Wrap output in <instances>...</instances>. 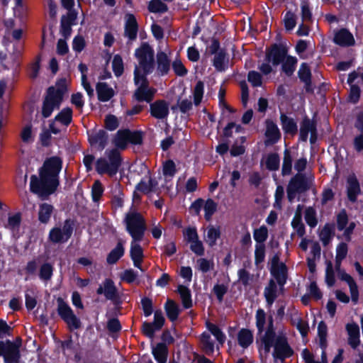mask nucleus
<instances>
[{"label": "nucleus", "mask_w": 363, "mask_h": 363, "mask_svg": "<svg viewBox=\"0 0 363 363\" xmlns=\"http://www.w3.org/2000/svg\"><path fill=\"white\" fill-rule=\"evenodd\" d=\"M135 56L138 59L139 65L142 68L143 73L135 66L134 69V83L135 86H150L147 75L152 74L155 66V51L153 48L147 43H143L135 51Z\"/></svg>", "instance_id": "obj_1"}, {"label": "nucleus", "mask_w": 363, "mask_h": 363, "mask_svg": "<svg viewBox=\"0 0 363 363\" xmlns=\"http://www.w3.org/2000/svg\"><path fill=\"white\" fill-rule=\"evenodd\" d=\"M60 185V180L39 172V177L36 175L30 177V190L41 198H47L54 194Z\"/></svg>", "instance_id": "obj_2"}, {"label": "nucleus", "mask_w": 363, "mask_h": 363, "mask_svg": "<svg viewBox=\"0 0 363 363\" xmlns=\"http://www.w3.org/2000/svg\"><path fill=\"white\" fill-rule=\"evenodd\" d=\"M126 231L133 241L143 240L146 228V222L142 214L137 211L128 212L124 218Z\"/></svg>", "instance_id": "obj_3"}, {"label": "nucleus", "mask_w": 363, "mask_h": 363, "mask_svg": "<svg viewBox=\"0 0 363 363\" xmlns=\"http://www.w3.org/2000/svg\"><path fill=\"white\" fill-rule=\"evenodd\" d=\"M143 139L144 133L142 130L123 128L117 131L113 143L116 147L125 150L128 144L141 145L143 143Z\"/></svg>", "instance_id": "obj_4"}, {"label": "nucleus", "mask_w": 363, "mask_h": 363, "mask_svg": "<svg viewBox=\"0 0 363 363\" xmlns=\"http://www.w3.org/2000/svg\"><path fill=\"white\" fill-rule=\"evenodd\" d=\"M310 189V184L305 174L297 173L290 179L286 187L287 199L292 203L297 194H302Z\"/></svg>", "instance_id": "obj_5"}, {"label": "nucleus", "mask_w": 363, "mask_h": 363, "mask_svg": "<svg viewBox=\"0 0 363 363\" xmlns=\"http://www.w3.org/2000/svg\"><path fill=\"white\" fill-rule=\"evenodd\" d=\"M57 313L60 317L66 323L70 331L81 328L80 319L74 313L70 306L62 298H58Z\"/></svg>", "instance_id": "obj_6"}, {"label": "nucleus", "mask_w": 363, "mask_h": 363, "mask_svg": "<svg viewBox=\"0 0 363 363\" xmlns=\"http://www.w3.org/2000/svg\"><path fill=\"white\" fill-rule=\"evenodd\" d=\"M294 354L293 348L290 346L287 337L284 335H279L276 338L274 349L272 352L274 361L277 360L284 362L286 359L292 357Z\"/></svg>", "instance_id": "obj_7"}, {"label": "nucleus", "mask_w": 363, "mask_h": 363, "mask_svg": "<svg viewBox=\"0 0 363 363\" xmlns=\"http://www.w3.org/2000/svg\"><path fill=\"white\" fill-rule=\"evenodd\" d=\"M0 357H4V363H18L21 354L11 340H0Z\"/></svg>", "instance_id": "obj_8"}, {"label": "nucleus", "mask_w": 363, "mask_h": 363, "mask_svg": "<svg viewBox=\"0 0 363 363\" xmlns=\"http://www.w3.org/2000/svg\"><path fill=\"white\" fill-rule=\"evenodd\" d=\"M164 322L165 319L162 311H155L154 313V320L152 322H143L142 325L143 334L149 338H153L155 332L162 329Z\"/></svg>", "instance_id": "obj_9"}, {"label": "nucleus", "mask_w": 363, "mask_h": 363, "mask_svg": "<svg viewBox=\"0 0 363 363\" xmlns=\"http://www.w3.org/2000/svg\"><path fill=\"white\" fill-rule=\"evenodd\" d=\"M62 164L63 161L60 157L52 156L44 161L43 166L39 169V172L59 179V175L62 170Z\"/></svg>", "instance_id": "obj_10"}, {"label": "nucleus", "mask_w": 363, "mask_h": 363, "mask_svg": "<svg viewBox=\"0 0 363 363\" xmlns=\"http://www.w3.org/2000/svg\"><path fill=\"white\" fill-rule=\"evenodd\" d=\"M98 295L104 294L106 299L112 301L115 304L121 303L120 296L114 281L106 278L96 289Z\"/></svg>", "instance_id": "obj_11"}, {"label": "nucleus", "mask_w": 363, "mask_h": 363, "mask_svg": "<svg viewBox=\"0 0 363 363\" xmlns=\"http://www.w3.org/2000/svg\"><path fill=\"white\" fill-rule=\"evenodd\" d=\"M288 50L286 47L281 44H273L270 49L267 51L265 61L272 62V65L277 66L285 60Z\"/></svg>", "instance_id": "obj_12"}, {"label": "nucleus", "mask_w": 363, "mask_h": 363, "mask_svg": "<svg viewBox=\"0 0 363 363\" xmlns=\"http://www.w3.org/2000/svg\"><path fill=\"white\" fill-rule=\"evenodd\" d=\"M77 11H69L62 16L60 33L64 38L68 39L71 36L72 33V27L77 24Z\"/></svg>", "instance_id": "obj_13"}, {"label": "nucleus", "mask_w": 363, "mask_h": 363, "mask_svg": "<svg viewBox=\"0 0 363 363\" xmlns=\"http://www.w3.org/2000/svg\"><path fill=\"white\" fill-rule=\"evenodd\" d=\"M150 113L156 119L167 118L169 113V104L164 99L156 100L150 103Z\"/></svg>", "instance_id": "obj_14"}, {"label": "nucleus", "mask_w": 363, "mask_h": 363, "mask_svg": "<svg viewBox=\"0 0 363 363\" xmlns=\"http://www.w3.org/2000/svg\"><path fill=\"white\" fill-rule=\"evenodd\" d=\"M266 130L264 135L266 140L264 144L266 146L272 145L278 143L281 139V134L277 125L272 120L267 119L265 121Z\"/></svg>", "instance_id": "obj_15"}, {"label": "nucleus", "mask_w": 363, "mask_h": 363, "mask_svg": "<svg viewBox=\"0 0 363 363\" xmlns=\"http://www.w3.org/2000/svg\"><path fill=\"white\" fill-rule=\"evenodd\" d=\"M333 42L335 44L347 48L353 46L355 44V40L352 33L347 28H340L337 30L334 35Z\"/></svg>", "instance_id": "obj_16"}, {"label": "nucleus", "mask_w": 363, "mask_h": 363, "mask_svg": "<svg viewBox=\"0 0 363 363\" xmlns=\"http://www.w3.org/2000/svg\"><path fill=\"white\" fill-rule=\"evenodd\" d=\"M138 23L134 14L127 13L124 26V36L129 40H136L138 32Z\"/></svg>", "instance_id": "obj_17"}, {"label": "nucleus", "mask_w": 363, "mask_h": 363, "mask_svg": "<svg viewBox=\"0 0 363 363\" xmlns=\"http://www.w3.org/2000/svg\"><path fill=\"white\" fill-rule=\"evenodd\" d=\"M347 196L350 201L354 203L358 196L361 194L359 182L355 174L350 175L347 179L346 186Z\"/></svg>", "instance_id": "obj_18"}, {"label": "nucleus", "mask_w": 363, "mask_h": 363, "mask_svg": "<svg viewBox=\"0 0 363 363\" xmlns=\"http://www.w3.org/2000/svg\"><path fill=\"white\" fill-rule=\"evenodd\" d=\"M140 241L132 240L130 248V257L133 262L134 267L143 272L142 263L144 259V252L143 247L138 243Z\"/></svg>", "instance_id": "obj_19"}, {"label": "nucleus", "mask_w": 363, "mask_h": 363, "mask_svg": "<svg viewBox=\"0 0 363 363\" xmlns=\"http://www.w3.org/2000/svg\"><path fill=\"white\" fill-rule=\"evenodd\" d=\"M317 128V122L305 116L300 123L299 138L301 142H307L308 134Z\"/></svg>", "instance_id": "obj_20"}, {"label": "nucleus", "mask_w": 363, "mask_h": 363, "mask_svg": "<svg viewBox=\"0 0 363 363\" xmlns=\"http://www.w3.org/2000/svg\"><path fill=\"white\" fill-rule=\"evenodd\" d=\"M108 135L107 132L103 129L89 135L88 141L91 146L97 145L99 150H103L108 144Z\"/></svg>", "instance_id": "obj_21"}, {"label": "nucleus", "mask_w": 363, "mask_h": 363, "mask_svg": "<svg viewBox=\"0 0 363 363\" xmlns=\"http://www.w3.org/2000/svg\"><path fill=\"white\" fill-rule=\"evenodd\" d=\"M155 93V89L150 86L145 87V85H143V86H138L135 89L133 98L138 102L146 101L147 103H150L153 100Z\"/></svg>", "instance_id": "obj_22"}, {"label": "nucleus", "mask_w": 363, "mask_h": 363, "mask_svg": "<svg viewBox=\"0 0 363 363\" xmlns=\"http://www.w3.org/2000/svg\"><path fill=\"white\" fill-rule=\"evenodd\" d=\"M157 72L158 76H165L170 70V60L163 51H158L156 55Z\"/></svg>", "instance_id": "obj_23"}, {"label": "nucleus", "mask_w": 363, "mask_h": 363, "mask_svg": "<svg viewBox=\"0 0 363 363\" xmlns=\"http://www.w3.org/2000/svg\"><path fill=\"white\" fill-rule=\"evenodd\" d=\"M118 149L119 148L117 147L106 150V155L108 157L107 161L108 162V164L115 175L118 172L123 162V159Z\"/></svg>", "instance_id": "obj_24"}, {"label": "nucleus", "mask_w": 363, "mask_h": 363, "mask_svg": "<svg viewBox=\"0 0 363 363\" xmlns=\"http://www.w3.org/2000/svg\"><path fill=\"white\" fill-rule=\"evenodd\" d=\"M96 91L98 100L102 102L108 101L115 95L113 88L109 86L106 82H98L96 84Z\"/></svg>", "instance_id": "obj_25"}, {"label": "nucleus", "mask_w": 363, "mask_h": 363, "mask_svg": "<svg viewBox=\"0 0 363 363\" xmlns=\"http://www.w3.org/2000/svg\"><path fill=\"white\" fill-rule=\"evenodd\" d=\"M281 124L282 129L286 134L294 135L298 132V126L294 118L287 116L285 113H281Z\"/></svg>", "instance_id": "obj_26"}, {"label": "nucleus", "mask_w": 363, "mask_h": 363, "mask_svg": "<svg viewBox=\"0 0 363 363\" xmlns=\"http://www.w3.org/2000/svg\"><path fill=\"white\" fill-rule=\"evenodd\" d=\"M264 296L268 306H271L275 300L277 295V285L275 281L271 279L269 281L267 286H265L264 290Z\"/></svg>", "instance_id": "obj_27"}, {"label": "nucleus", "mask_w": 363, "mask_h": 363, "mask_svg": "<svg viewBox=\"0 0 363 363\" xmlns=\"http://www.w3.org/2000/svg\"><path fill=\"white\" fill-rule=\"evenodd\" d=\"M152 355L157 363H166L168 357V347L164 342H159L152 347Z\"/></svg>", "instance_id": "obj_28"}, {"label": "nucleus", "mask_w": 363, "mask_h": 363, "mask_svg": "<svg viewBox=\"0 0 363 363\" xmlns=\"http://www.w3.org/2000/svg\"><path fill=\"white\" fill-rule=\"evenodd\" d=\"M237 339L238 345L241 347L246 349L253 342V333L248 328H242L237 335Z\"/></svg>", "instance_id": "obj_29"}, {"label": "nucleus", "mask_w": 363, "mask_h": 363, "mask_svg": "<svg viewBox=\"0 0 363 363\" xmlns=\"http://www.w3.org/2000/svg\"><path fill=\"white\" fill-rule=\"evenodd\" d=\"M54 211V206L48 203H42L39 205L38 220L40 223L47 224L50 220Z\"/></svg>", "instance_id": "obj_30"}, {"label": "nucleus", "mask_w": 363, "mask_h": 363, "mask_svg": "<svg viewBox=\"0 0 363 363\" xmlns=\"http://www.w3.org/2000/svg\"><path fill=\"white\" fill-rule=\"evenodd\" d=\"M166 315L171 322H175L179 315L180 309L178 304L172 299H167L164 304Z\"/></svg>", "instance_id": "obj_31"}, {"label": "nucleus", "mask_w": 363, "mask_h": 363, "mask_svg": "<svg viewBox=\"0 0 363 363\" xmlns=\"http://www.w3.org/2000/svg\"><path fill=\"white\" fill-rule=\"evenodd\" d=\"M73 111L70 107L63 108L50 121L60 123L65 126H68L72 122Z\"/></svg>", "instance_id": "obj_32"}, {"label": "nucleus", "mask_w": 363, "mask_h": 363, "mask_svg": "<svg viewBox=\"0 0 363 363\" xmlns=\"http://www.w3.org/2000/svg\"><path fill=\"white\" fill-rule=\"evenodd\" d=\"M125 253V248L121 241L117 242L116 247L111 250L106 257V262L108 264H116Z\"/></svg>", "instance_id": "obj_33"}, {"label": "nucleus", "mask_w": 363, "mask_h": 363, "mask_svg": "<svg viewBox=\"0 0 363 363\" xmlns=\"http://www.w3.org/2000/svg\"><path fill=\"white\" fill-rule=\"evenodd\" d=\"M221 232L219 225L215 226L209 225L207 228V235L206 242L208 247H213L216 245L217 240L220 238Z\"/></svg>", "instance_id": "obj_34"}, {"label": "nucleus", "mask_w": 363, "mask_h": 363, "mask_svg": "<svg viewBox=\"0 0 363 363\" xmlns=\"http://www.w3.org/2000/svg\"><path fill=\"white\" fill-rule=\"evenodd\" d=\"M298 60L296 57L287 55L281 62V71L287 76L291 77L296 68Z\"/></svg>", "instance_id": "obj_35"}, {"label": "nucleus", "mask_w": 363, "mask_h": 363, "mask_svg": "<svg viewBox=\"0 0 363 363\" xmlns=\"http://www.w3.org/2000/svg\"><path fill=\"white\" fill-rule=\"evenodd\" d=\"M200 341L202 351L208 356L212 355L214 352V342L211 340L210 334L203 332L201 335Z\"/></svg>", "instance_id": "obj_36"}, {"label": "nucleus", "mask_w": 363, "mask_h": 363, "mask_svg": "<svg viewBox=\"0 0 363 363\" xmlns=\"http://www.w3.org/2000/svg\"><path fill=\"white\" fill-rule=\"evenodd\" d=\"M60 130L54 125V121H49V130H45L40 134L41 144L44 147L50 145L51 140V133L59 134Z\"/></svg>", "instance_id": "obj_37"}, {"label": "nucleus", "mask_w": 363, "mask_h": 363, "mask_svg": "<svg viewBox=\"0 0 363 363\" xmlns=\"http://www.w3.org/2000/svg\"><path fill=\"white\" fill-rule=\"evenodd\" d=\"M335 235V225L333 223H325L320 233V239L324 246H327Z\"/></svg>", "instance_id": "obj_38"}, {"label": "nucleus", "mask_w": 363, "mask_h": 363, "mask_svg": "<svg viewBox=\"0 0 363 363\" xmlns=\"http://www.w3.org/2000/svg\"><path fill=\"white\" fill-rule=\"evenodd\" d=\"M177 291L182 299V306L185 309L192 307V299L191 290L184 285H179Z\"/></svg>", "instance_id": "obj_39"}, {"label": "nucleus", "mask_w": 363, "mask_h": 363, "mask_svg": "<svg viewBox=\"0 0 363 363\" xmlns=\"http://www.w3.org/2000/svg\"><path fill=\"white\" fill-rule=\"evenodd\" d=\"M53 264L50 262H45L43 263L39 268L38 277L41 281L48 282L51 280L53 276Z\"/></svg>", "instance_id": "obj_40"}, {"label": "nucleus", "mask_w": 363, "mask_h": 363, "mask_svg": "<svg viewBox=\"0 0 363 363\" xmlns=\"http://www.w3.org/2000/svg\"><path fill=\"white\" fill-rule=\"evenodd\" d=\"M21 223V213H16L9 216L8 222L4 225V227L14 233L19 231Z\"/></svg>", "instance_id": "obj_41"}, {"label": "nucleus", "mask_w": 363, "mask_h": 363, "mask_svg": "<svg viewBox=\"0 0 363 363\" xmlns=\"http://www.w3.org/2000/svg\"><path fill=\"white\" fill-rule=\"evenodd\" d=\"M293 157L291 151L289 149H285L284 151L283 163L281 168V174L283 176L289 175L291 174Z\"/></svg>", "instance_id": "obj_42"}, {"label": "nucleus", "mask_w": 363, "mask_h": 363, "mask_svg": "<svg viewBox=\"0 0 363 363\" xmlns=\"http://www.w3.org/2000/svg\"><path fill=\"white\" fill-rule=\"evenodd\" d=\"M276 339L262 337H261L260 340H257L256 343L257 345L258 352L261 354L263 350L264 354L267 355L270 352L271 348H274V342Z\"/></svg>", "instance_id": "obj_43"}, {"label": "nucleus", "mask_w": 363, "mask_h": 363, "mask_svg": "<svg viewBox=\"0 0 363 363\" xmlns=\"http://www.w3.org/2000/svg\"><path fill=\"white\" fill-rule=\"evenodd\" d=\"M328 327L326 323L321 320L318 325V335L319 337V346L322 350H326Z\"/></svg>", "instance_id": "obj_44"}, {"label": "nucleus", "mask_w": 363, "mask_h": 363, "mask_svg": "<svg viewBox=\"0 0 363 363\" xmlns=\"http://www.w3.org/2000/svg\"><path fill=\"white\" fill-rule=\"evenodd\" d=\"M206 325L208 330L216 337L218 343L221 345H223L225 342L226 337L220 328L216 324H213L209 321H207Z\"/></svg>", "instance_id": "obj_45"}, {"label": "nucleus", "mask_w": 363, "mask_h": 363, "mask_svg": "<svg viewBox=\"0 0 363 363\" xmlns=\"http://www.w3.org/2000/svg\"><path fill=\"white\" fill-rule=\"evenodd\" d=\"M48 238L53 243H65L68 241V240H65L66 237L62 229L58 227H54L50 230Z\"/></svg>", "instance_id": "obj_46"}, {"label": "nucleus", "mask_w": 363, "mask_h": 363, "mask_svg": "<svg viewBox=\"0 0 363 363\" xmlns=\"http://www.w3.org/2000/svg\"><path fill=\"white\" fill-rule=\"evenodd\" d=\"M277 281L280 289L282 290L287 280V267L286 264H283L282 269L274 271L271 273Z\"/></svg>", "instance_id": "obj_47"}, {"label": "nucleus", "mask_w": 363, "mask_h": 363, "mask_svg": "<svg viewBox=\"0 0 363 363\" xmlns=\"http://www.w3.org/2000/svg\"><path fill=\"white\" fill-rule=\"evenodd\" d=\"M147 9L150 13H162L168 11V6L162 0H151L148 4Z\"/></svg>", "instance_id": "obj_48"}, {"label": "nucleus", "mask_w": 363, "mask_h": 363, "mask_svg": "<svg viewBox=\"0 0 363 363\" xmlns=\"http://www.w3.org/2000/svg\"><path fill=\"white\" fill-rule=\"evenodd\" d=\"M63 97L64 96L62 95H60L57 92L54 86H50L47 89V94L44 99L55 103L57 104V108H58L63 100Z\"/></svg>", "instance_id": "obj_49"}, {"label": "nucleus", "mask_w": 363, "mask_h": 363, "mask_svg": "<svg viewBox=\"0 0 363 363\" xmlns=\"http://www.w3.org/2000/svg\"><path fill=\"white\" fill-rule=\"evenodd\" d=\"M96 170L100 174H108L111 177L115 175L108 164V162L105 158H99L97 160L96 163Z\"/></svg>", "instance_id": "obj_50"}, {"label": "nucleus", "mask_w": 363, "mask_h": 363, "mask_svg": "<svg viewBox=\"0 0 363 363\" xmlns=\"http://www.w3.org/2000/svg\"><path fill=\"white\" fill-rule=\"evenodd\" d=\"M213 65L218 71L225 70V60L227 53L224 49H221L218 52L214 54Z\"/></svg>", "instance_id": "obj_51"}, {"label": "nucleus", "mask_w": 363, "mask_h": 363, "mask_svg": "<svg viewBox=\"0 0 363 363\" xmlns=\"http://www.w3.org/2000/svg\"><path fill=\"white\" fill-rule=\"evenodd\" d=\"M266 167L269 171H277L279 168L280 158L277 153H269L267 155L266 162Z\"/></svg>", "instance_id": "obj_52"}, {"label": "nucleus", "mask_w": 363, "mask_h": 363, "mask_svg": "<svg viewBox=\"0 0 363 363\" xmlns=\"http://www.w3.org/2000/svg\"><path fill=\"white\" fill-rule=\"evenodd\" d=\"M304 218L308 225L311 228H314L318 224L316 211L312 206L306 208Z\"/></svg>", "instance_id": "obj_53"}, {"label": "nucleus", "mask_w": 363, "mask_h": 363, "mask_svg": "<svg viewBox=\"0 0 363 363\" xmlns=\"http://www.w3.org/2000/svg\"><path fill=\"white\" fill-rule=\"evenodd\" d=\"M253 238L256 244H264L268 238V229L265 225H262L254 230Z\"/></svg>", "instance_id": "obj_54"}, {"label": "nucleus", "mask_w": 363, "mask_h": 363, "mask_svg": "<svg viewBox=\"0 0 363 363\" xmlns=\"http://www.w3.org/2000/svg\"><path fill=\"white\" fill-rule=\"evenodd\" d=\"M112 69L116 77H121L124 72V65L122 57L117 54L115 55L112 61Z\"/></svg>", "instance_id": "obj_55"}, {"label": "nucleus", "mask_w": 363, "mask_h": 363, "mask_svg": "<svg viewBox=\"0 0 363 363\" xmlns=\"http://www.w3.org/2000/svg\"><path fill=\"white\" fill-rule=\"evenodd\" d=\"M203 208L205 211L204 218L207 221H209L217 210V203L212 199H208L203 205Z\"/></svg>", "instance_id": "obj_56"}, {"label": "nucleus", "mask_w": 363, "mask_h": 363, "mask_svg": "<svg viewBox=\"0 0 363 363\" xmlns=\"http://www.w3.org/2000/svg\"><path fill=\"white\" fill-rule=\"evenodd\" d=\"M256 327L257 328L258 334H262L264 330V325L266 323V313L262 308H259L255 314Z\"/></svg>", "instance_id": "obj_57"}, {"label": "nucleus", "mask_w": 363, "mask_h": 363, "mask_svg": "<svg viewBox=\"0 0 363 363\" xmlns=\"http://www.w3.org/2000/svg\"><path fill=\"white\" fill-rule=\"evenodd\" d=\"M104 186L99 180H96L91 186V198L95 203L99 202L104 194Z\"/></svg>", "instance_id": "obj_58"}, {"label": "nucleus", "mask_w": 363, "mask_h": 363, "mask_svg": "<svg viewBox=\"0 0 363 363\" xmlns=\"http://www.w3.org/2000/svg\"><path fill=\"white\" fill-rule=\"evenodd\" d=\"M298 77L301 82H306L312 79V74L309 65L306 62L301 63L298 71Z\"/></svg>", "instance_id": "obj_59"}, {"label": "nucleus", "mask_w": 363, "mask_h": 363, "mask_svg": "<svg viewBox=\"0 0 363 363\" xmlns=\"http://www.w3.org/2000/svg\"><path fill=\"white\" fill-rule=\"evenodd\" d=\"M204 92V84L199 80L196 82L194 90V103L196 106L201 104Z\"/></svg>", "instance_id": "obj_60"}, {"label": "nucleus", "mask_w": 363, "mask_h": 363, "mask_svg": "<svg viewBox=\"0 0 363 363\" xmlns=\"http://www.w3.org/2000/svg\"><path fill=\"white\" fill-rule=\"evenodd\" d=\"M265 258V245L256 244L255 250V264L259 266L264 261Z\"/></svg>", "instance_id": "obj_61"}, {"label": "nucleus", "mask_w": 363, "mask_h": 363, "mask_svg": "<svg viewBox=\"0 0 363 363\" xmlns=\"http://www.w3.org/2000/svg\"><path fill=\"white\" fill-rule=\"evenodd\" d=\"M284 27L286 30H293L296 25V18L291 11H288L284 18Z\"/></svg>", "instance_id": "obj_62"}, {"label": "nucleus", "mask_w": 363, "mask_h": 363, "mask_svg": "<svg viewBox=\"0 0 363 363\" xmlns=\"http://www.w3.org/2000/svg\"><path fill=\"white\" fill-rule=\"evenodd\" d=\"M348 216L346 210H341L337 215V228L339 231H342L348 224Z\"/></svg>", "instance_id": "obj_63"}, {"label": "nucleus", "mask_w": 363, "mask_h": 363, "mask_svg": "<svg viewBox=\"0 0 363 363\" xmlns=\"http://www.w3.org/2000/svg\"><path fill=\"white\" fill-rule=\"evenodd\" d=\"M105 128L110 130L113 131L119 126V121L118 118L113 114H108L104 120Z\"/></svg>", "instance_id": "obj_64"}]
</instances>
